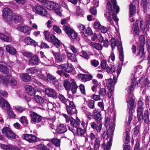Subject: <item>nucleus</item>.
I'll return each instance as SVG.
<instances>
[{"mask_svg": "<svg viewBox=\"0 0 150 150\" xmlns=\"http://www.w3.org/2000/svg\"><path fill=\"white\" fill-rule=\"evenodd\" d=\"M105 124L106 127H107L110 123L111 116L109 115H108L106 114H105Z\"/></svg>", "mask_w": 150, "mask_h": 150, "instance_id": "50", "label": "nucleus"}, {"mask_svg": "<svg viewBox=\"0 0 150 150\" xmlns=\"http://www.w3.org/2000/svg\"><path fill=\"white\" fill-rule=\"evenodd\" d=\"M133 87V85L132 84L130 86H128L126 88V90L129 94H131L132 91V89ZM132 95L130 94L127 99V103L128 109L129 111L131 110L133 108V105H134V100L132 97Z\"/></svg>", "mask_w": 150, "mask_h": 150, "instance_id": "4", "label": "nucleus"}, {"mask_svg": "<svg viewBox=\"0 0 150 150\" xmlns=\"http://www.w3.org/2000/svg\"><path fill=\"white\" fill-rule=\"evenodd\" d=\"M0 71L5 74H7L8 72V69L6 66L0 64Z\"/></svg>", "mask_w": 150, "mask_h": 150, "instance_id": "37", "label": "nucleus"}, {"mask_svg": "<svg viewBox=\"0 0 150 150\" xmlns=\"http://www.w3.org/2000/svg\"><path fill=\"white\" fill-rule=\"evenodd\" d=\"M12 21H13L15 23H17L21 21L22 18L21 16L18 14H14L11 16Z\"/></svg>", "mask_w": 150, "mask_h": 150, "instance_id": "26", "label": "nucleus"}, {"mask_svg": "<svg viewBox=\"0 0 150 150\" xmlns=\"http://www.w3.org/2000/svg\"><path fill=\"white\" fill-rule=\"evenodd\" d=\"M56 60L59 62H63L66 59L65 54H61L60 52H55L53 50L51 51Z\"/></svg>", "mask_w": 150, "mask_h": 150, "instance_id": "8", "label": "nucleus"}, {"mask_svg": "<svg viewBox=\"0 0 150 150\" xmlns=\"http://www.w3.org/2000/svg\"><path fill=\"white\" fill-rule=\"evenodd\" d=\"M30 115L32 123L40 122L42 120V117L35 112H32Z\"/></svg>", "mask_w": 150, "mask_h": 150, "instance_id": "10", "label": "nucleus"}, {"mask_svg": "<svg viewBox=\"0 0 150 150\" xmlns=\"http://www.w3.org/2000/svg\"><path fill=\"white\" fill-rule=\"evenodd\" d=\"M132 30L133 31L134 34L138 35L139 34V27L138 25V23H136L133 25Z\"/></svg>", "mask_w": 150, "mask_h": 150, "instance_id": "40", "label": "nucleus"}, {"mask_svg": "<svg viewBox=\"0 0 150 150\" xmlns=\"http://www.w3.org/2000/svg\"><path fill=\"white\" fill-rule=\"evenodd\" d=\"M111 45L112 47V50L113 51L115 49V46L118 45L121 43L118 40H115V39L113 38H112L111 39Z\"/></svg>", "mask_w": 150, "mask_h": 150, "instance_id": "30", "label": "nucleus"}, {"mask_svg": "<svg viewBox=\"0 0 150 150\" xmlns=\"http://www.w3.org/2000/svg\"><path fill=\"white\" fill-rule=\"evenodd\" d=\"M0 94L5 98H7L8 96V93L4 90L0 89Z\"/></svg>", "mask_w": 150, "mask_h": 150, "instance_id": "62", "label": "nucleus"}, {"mask_svg": "<svg viewBox=\"0 0 150 150\" xmlns=\"http://www.w3.org/2000/svg\"><path fill=\"white\" fill-rule=\"evenodd\" d=\"M0 105L2 108L6 107V108L8 109L10 108L9 103L6 100L3 98H1L0 99Z\"/></svg>", "mask_w": 150, "mask_h": 150, "instance_id": "27", "label": "nucleus"}, {"mask_svg": "<svg viewBox=\"0 0 150 150\" xmlns=\"http://www.w3.org/2000/svg\"><path fill=\"white\" fill-rule=\"evenodd\" d=\"M106 85L108 87V89L109 88H114V85L115 83H114V82L112 81V80L111 79H109L106 80Z\"/></svg>", "mask_w": 150, "mask_h": 150, "instance_id": "36", "label": "nucleus"}, {"mask_svg": "<svg viewBox=\"0 0 150 150\" xmlns=\"http://www.w3.org/2000/svg\"><path fill=\"white\" fill-rule=\"evenodd\" d=\"M1 148L4 150H18V148L16 146L12 145H5L1 144Z\"/></svg>", "mask_w": 150, "mask_h": 150, "instance_id": "22", "label": "nucleus"}, {"mask_svg": "<svg viewBox=\"0 0 150 150\" xmlns=\"http://www.w3.org/2000/svg\"><path fill=\"white\" fill-rule=\"evenodd\" d=\"M93 117L96 122L100 121L102 119L101 114L98 110L95 109L93 112Z\"/></svg>", "mask_w": 150, "mask_h": 150, "instance_id": "16", "label": "nucleus"}, {"mask_svg": "<svg viewBox=\"0 0 150 150\" xmlns=\"http://www.w3.org/2000/svg\"><path fill=\"white\" fill-rule=\"evenodd\" d=\"M90 45L93 48L98 50H102L103 48L102 45L99 43L91 42V43Z\"/></svg>", "mask_w": 150, "mask_h": 150, "instance_id": "34", "label": "nucleus"}, {"mask_svg": "<svg viewBox=\"0 0 150 150\" xmlns=\"http://www.w3.org/2000/svg\"><path fill=\"white\" fill-rule=\"evenodd\" d=\"M129 18H131L136 13V7L132 4L129 5Z\"/></svg>", "mask_w": 150, "mask_h": 150, "instance_id": "31", "label": "nucleus"}, {"mask_svg": "<svg viewBox=\"0 0 150 150\" xmlns=\"http://www.w3.org/2000/svg\"><path fill=\"white\" fill-rule=\"evenodd\" d=\"M50 8L53 9L54 10L58 8L59 5V4L54 2H51L49 4Z\"/></svg>", "mask_w": 150, "mask_h": 150, "instance_id": "46", "label": "nucleus"}, {"mask_svg": "<svg viewBox=\"0 0 150 150\" xmlns=\"http://www.w3.org/2000/svg\"><path fill=\"white\" fill-rule=\"evenodd\" d=\"M70 82L71 83V91L73 93H75L76 92L78 87L76 85L75 81L74 80H71Z\"/></svg>", "mask_w": 150, "mask_h": 150, "instance_id": "35", "label": "nucleus"}, {"mask_svg": "<svg viewBox=\"0 0 150 150\" xmlns=\"http://www.w3.org/2000/svg\"><path fill=\"white\" fill-rule=\"evenodd\" d=\"M79 79L82 81L86 82L91 80L92 79V76L91 74H81L79 76Z\"/></svg>", "mask_w": 150, "mask_h": 150, "instance_id": "18", "label": "nucleus"}, {"mask_svg": "<svg viewBox=\"0 0 150 150\" xmlns=\"http://www.w3.org/2000/svg\"><path fill=\"white\" fill-rule=\"evenodd\" d=\"M57 105L54 103L49 102L47 103V106L49 109L55 111L56 110Z\"/></svg>", "mask_w": 150, "mask_h": 150, "instance_id": "41", "label": "nucleus"}, {"mask_svg": "<svg viewBox=\"0 0 150 150\" xmlns=\"http://www.w3.org/2000/svg\"><path fill=\"white\" fill-rule=\"evenodd\" d=\"M63 29L71 40L76 39L78 38V33L73 28L69 25H66L64 26Z\"/></svg>", "mask_w": 150, "mask_h": 150, "instance_id": "3", "label": "nucleus"}, {"mask_svg": "<svg viewBox=\"0 0 150 150\" xmlns=\"http://www.w3.org/2000/svg\"><path fill=\"white\" fill-rule=\"evenodd\" d=\"M59 68L58 69H61L64 70L65 72L70 73L73 70L74 67L73 65L69 63L66 64H62L60 65L59 66Z\"/></svg>", "mask_w": 150, "mask_h": 150, "instance_id": "11", "label": "nucleus"}, {"mask_svg": "<svg viewBox=\"0 0 150 150\" xmlns=\"http://www.w3.org/2000/svg\"><path fill=\"white\" fill-rule=\"evenodd\" d=\"M47 73V80L51 83L55 85L57 82V80L55 77L49 73Z\"/></svg>", "mask_w": 150, "mask_h": 150, "instance_id": "17", "label": "nucleus"}, {"mask_svg": "<svg viewBox=\"0 0 150 150\" xmlns=\"http://www.w3.org/2000/svg\"><path fill=\"white\" fill-rule=\"evenodd\" d=\"M0 39L3 40L6 42H10V39L5 35L0 33Z\"/></svg>", "mask_w": 150, "mask_h": 150, "instance_id": "51", "label": "nucleus"}, {"mask_svg": "<svg viewBox=\"0 0 150 150\" xmlns=\"http://www.w3.org/2000/svg\"><path fill=\"white\" fill-rule=\"evenodd\" d=\"M39 15L43 16H46L47 15V10L43 7Z\"/></svg>", "mask_w": 150, "mask_h": 150, "instance_id": "64", "label": "nucleus"}, {"mask_svg": "<svg viewBox=\"0 0 150 150\" xmlns=\"http://www.w3.org/2000/svg\"><path fill=\"white\" fill-rule=\"evenodd\" d=\"M25 92L31 96H34L36 92V90L30 85H27L25 86Z\"/></svg>", "mask_w": 150, "mask_h": 150, "instance_id": "12", "label": "nucleus"}, {"mask_svg": "<svg viewBox=\"0 0 150 150\" xmlns=\"http://www.w3.org/2000/svg\"><path fill=\"white\" fill-rule=\"evenodd\" d=\"M12 11L8 8H5L3 10V17L4 20L9 24H11L12 23Z\"/></svg>", "mask_w": 150, "mask_h": 150, "instance_id": "5", "label": "nucleus"}, {"mask_svg": "<svg viewBox=\"0 0 150 150\" xmlns=\"http://www.w3.org/2000/svg\"><path fill=\"white\" fill-rule=\"evenodd\" d=\"M117 4L116 0H109L107 3V10L104 16L111 25L113 24L112 16H114L115 12L117 13L119 11V7Z\"/></svg>", "mask_w": 150, "mask_h": 150, "instance_id": "1", "label": "nucleus"}, {"mask_svg": "<svg viewBox=\"0 0 150 150\" xmlns=\"http://www.w3.org/2000/svg\"><path fill=\"white\" fill-rule=\"evenodd\" d=\"M34 99L36 102L40 104H42L44 102L42 98L38 95L35 96L34 97Z\"/></svg>", "mask_w": 150, "mask_h": 150, "instance_id": "38", "label": "nucleus"}, {"mask_svg": "<svg viewBox=\"0 0 150 150\" xmlns=\"http://www.w3.org/2000/svg\"><path fill=\"white\" fill-rule=\"evenodd\" d=\"M92 31L91 29L89 28H88L87 29H85V31H84L83 33L85 35L87 36L88 35H90L92 34Z\"/></svg>", "mask_w": 150, "mask_h": 150, "instance_id": "54", "label": "nucleus"}, {"mask_svg": "<svg viewBox=\"0 0 150 150\" xmlns=\"http://www.w3.org/2000/svg\"><path fill=\"white\" fill-rule=\"evenodd\" d=\"M56 146H59L61 142L60 139L57 138H54L50 140Z\"/></svg>", "mask_w": 150, "mask_h": 150, "instance_id": "43", "label": "nucleus"}, {"mask_svg": "<svg viewBox=\"0 0 150 150\" xmlns=\"http://www.w3.org/2000/svg\"><path fill=\"white\" fill-rule=\"evenodd\" d=\"M149 113L148 110L144 111V122L146 124L149 122Z\"/></svg>", "mask_w": 150, "mask_h": 150, "instance_id": "39", "label": "nucleus"}, {"mask_svg": "<svg viewBox=\"0 0 150 150\" xmlns=\"http://www.w3.org/2000/svg\"><path fill=\"white\" fill-rule=\"evenodd\" d=\"M95 101L93 100H89L88 101V106L91 109L94 108Z\"/></svg>", "mask_w": 150, "mask_h": 150, "instance_id": "53", "label": "nucleus"}, {"mask_svg": "<svg viewBox=\"0 0 150 150\" xmlns=\"http://www.w3.org/2000/svg\"><path fill=\"white\" fill-rule=\"evenodd\" d=\"M44 34L45 39L48 41H50V36L49 32L48 31H45Z\"/></svg>", "mask_w": 150, "mask_h": 150, "instance_id": "59", "label": "nucleus"}, {"mask_svg": "<svg viewBox=\"0 0 150 150\" xmlns=\"http://www.w3.org/2000/svg\"><path fill=\"white\" fill-rule=\"evenodd\" d=\"M64 87L67 90H69L70 89L71 86L70 81H69L67 80H64Z\"/></svg>", "mask_w": 150, "mask_h": 150, "instance_id": "44", "label": "nucleus"}, {"mask_svg": "<svg viewBox=\"0 0 150 150\" xmlns=\"http://www.w3.org/2000/svg\"><path fill=\"white\" fill-rule=\"evenodd\" d=\"M53 30L58 33H60L62 32V30L60 29L59 26L54 25L53 27Z\"/></svg>", "mask_w": 150, "mask_h": 150, "instance_id": "56", "label": "nucleus"}, {"mask_svg": "<svg viewBox=\"0 0 150 150\" xmlns=\"http://www.w3.org/2000/svg\"><path fill=\"white\" fill-rule=\"evenodd\" d=\"M71 125L73 127L76 129L77 126L79 125L80 123V121L79 119L78 118H76V120L73 118L71 119L70 121Z\"/></svg>", "mask_w": 150, "mask_h": 150, "instance_id": "24", "label": "nucleus"}, {"mask_svg": "<svg viewBox=\"0 0 150 150\" xmlns=\"http://www.w3.org/2000/svg\"><path fill=\"white\" fill-rule=\"evenodd\" d=\"M19 76L21 79L24 81H29L31 79V76L25 73L19 74Z\"/></svg>", "mask_w": 150, "mask_h": 150, "instance_id": "23", "label": "nucleus"}, {"mask_svg": "<svg viewBox=\"0 0 150 150\" xmlns=\"http://www.w3.org/2000/svg\"><path fill=\"white\" fill-rule=\"evenodd\" d=\"M67 54L68 58L72 62H76L77 60L76 58V56L74 54H73L69 52H67Z\"/></svg>", "mask_w": 150, "mask_h": 150, "instance_id": "32", "label": "nucleus"}, {"mask_svg": "<svg viewBox=\"0 0 150 150\" xmlns=\"http://www.w3.org/2000/svg\"><path fill=\"white\" fill-rule=\"evenodd\" d=\"M143 111V107H138L137 108V117L139 121H140L142 120Z\"/></svg>", "mask_w": 150, "mask_h": 150, "instance_id": "28", "label": "nucleus"}, {"mask_svg": "<svg viewBox=\"0 0 150 150\" xmlns=\"http://www.w3.org/2000/svg\"><path fill=\"white\" fill-rule=\"evenodd\" d=\"M39 15L43 16H46L47 15V10L43 7Z\"/></svg>", "mask_w": 150, "mask_h": 150, "instance_id": "63", "label": "nucleus"}, {"mask_svg": "<svg viewBox=\"0 0 150 150\" xmlns=\"http://www.w3.org/2000/svg\"><path fill=\"white\" fill-rule=\"evenodd\" d=\"M8 114L9 117L10 118H14L16 116V115L13 112L12 110H8Z\"/></svg>", "mask_w": 150, "mask_h": 150, "instance_id": "61", "label": "nucleus"}, {"mask_svg": "<svg viewBox=\"0 0 150 150\" xmlns=\"http://www.w3.org/2000/svg\"><path fill=\"white\" fill-rule=\"evenodd\" d=\"M7 77L4 78V76L0 75V82L3 84L7 85L8 83L12 86L16 85L17 81L14 78L10 75H8Z\"/></svg>", "mask_w": 150, "mask_h": 150, "instance_id": "2", "label": "nucleus"}, {"mask_svg": "<svg viewBox=\"0 0 150 150\" xmlns=\"http://www.w3.org/2000/svg\"><path fill=\"white\" fill-rule=\"evenodd\" d=\"M108 89L109 90V92L107 93L108 97L109 98H110L113 95V92L114 91V88L112 87V88H109Z\"/></svg>", "mask_w": 150, "mask_h": 150, "instance_id": "57", "label": "nucleus"}, {"mask_svg": "<svg viewBox=\"0 0 150 150\" xmlns=\"http://www.w3.org/2000/svg\"><path fill=\"white\" fill-rule=\"evenodd\" d=\"M2 132L5 136L9 139H13L16 138V135L8 127L4 128L2 130Z\"/></svg>", "mask_w": 150, "mask_h": 150, "instance_id": "6", "label": "nucleus"}, {"mask_svg": "<svg viewBox=\"0 0 150 150\" xmlns=\"http://www.w3.org/2000/svg\"><path fill=\"white\" fill-rule=\"evenodd\" d=\"M100 139L99 137L96 138L94 142V150H99V147L100 145Z\"/></svg>", "mask_w": 150, "mask_h": 150, "instance_id": "33", "label": "nucleus"}, {"mask_svg": "<svg viewBox=\"0 0 150 150\" xmlns=\"http://www.w3.org/2000/svg\"><path fill=\"white\" fill-rule=\"evenodd\" d=\"M124 136L125 138V143L127 144L130 140V136L129 132L127 131L125 132L124 133Z\"/></svg>", "mask_w": 150, "mask_h": 150, "instance_id": "45", "label": "nucleus"}, {"mask_svg": "<svg viewBox=\"0 0 150 150\" xmlns=\"http://www.w3.org/2000/svg\"><path fill=\"white\" fill-rule=\"evenodd\" d=\"M24 42L28 45H31L35 46L37 44L35 41L30 38H26L24 40Z\"/></svg>", "mask_w": 150, "mask_h": 150, "instance_id": "29", "label": "nucleus"}, {"mask_svg": "<svg viewBox=\"0 0 150 150\" xmlns=\"http://www.w3.org/2000/svg\"><path fill=\"white\" fill-rule=\"evenodd\" d=\"M99 94L101 97H104L107 95L106 90L105 88H100L99 91Z\"/></svg>", "mask_w": 150, "mask_h": 150, "instance_id": "48", "label": "nucleus"}, {"mask_svg": "<svg viewBox=\"0 0 150 150\" xmlns=\"http://www.w3.org/2000/svg\"><path fill=\"white\" fill-rule=\"evenodd\" d=\"M6 49L8 52L13 55H15L17 52L16 49L12 45H10L6 46Z\"/></svg>", "mask_w": 150, "mask_h": 150, "instance_id": "19", "label": "nucleus"}, {"mask_svg": "<svg viewBox=\"0 0 150 150\" xmlns=\"http://www.w3.org/2000/svg\"><path fill=\"white\" fill-rule=\"evenodd\" d=\"M91 64L94 67H97L99 64V62L96 59H93L91 61Z\"/></svg>", "mask_w": 150, "mask_h": 150, "instance_id": "58", "label": "nucleus"}, {"mask_svg": "<svg viewBox=\"0 0 150 150\" xmlns=\"http://www.w3.org/2000/svg\"><path fill=\"white\" fill-rule=\"evenodd\" d=\"M15 108L16 110L20 112H21L23 111H24L25 110V108L23 107L20 106H15Z\"/></svg>", "mask_w": 150, "mask_h": 150, "instance_id": "60", "label": "nucleus"}, {"mask_svg": "<svg viewBox=\"0 0 150 150\" xmlns=\"http://www.w3.org/2000/svg\"><path fill=\"white\" fill-rule=\"evenodd\" d=\"M77 134L81 136H83L84 134V132L83 129L80 128H76Z\"/></svg>", "mask_w": 150, "mask_h": 150, "instance_id": "55", "label": "nucleus"}, {"mask_svg": "<svg viewBox=\"0 0 150 150\" xmlns=\"http://www.w3.org/2000/svg\"><path fill=\"white\" fill-rule=\"evenodd\" d=\"M17 29L19 31H21L28 34H29L30 31L31 30V28L28 26H22L21 25L18 26L17 28Z\"/></svg>", "mask_w": 150, "mask_h": 150, "instance_id": "20", "label": "nucleus"}, {"mask_svg": "<svg viewBox=\"0 0 150 150\" xmlns=\"http://www.w3.org/2000/svg\"><path fill=\"white\" fill-rule=\"evenodd\" d=\"M67 130L66 127L62 124H61L58 126L56 129L57 132L61 134L64 133Z\"/></svg>", "mask_w": 150, "mask_h": 150, "instance_id": "25", "label": "nucleus"}, {"mask_svg": "<svg viewBox=\"0 0 150 150\" xmlns=\"http://www.w3.org/2000/svg\"><path fill=\"white\" fill-rule=\"evenodd\" d=\"M39 60V58L38 56L34 55L29 59V62L30 64L33 66L37 65L38 64Z\"/></svg>", "mask_w": 150, "mask_h": 150, "instance_id": "21", "label": "nucleus"}, {"mask_svg": "<svg viewBox=\"0 0 150 150\" xmlns=\"http://www.w3.org/2000/svg\"><path fill=\"white\" fill-rule=\"evenodd\" d=\"M150 23V18H148L145 21V26L144 27L143 29L144 32L145 33L147 32L149 30V23Z\"/></svg>", "mask_w": 150, "mask_h": 150, "instance_id": "42", "label": "nucleus"}, {"mask_svg": "<svg viewBox=\"0 0 150 150\" xmlns=\"http://www.w3.org/2000/svg\"><path fill=\"white\" fill-rule=\"evenodd\" d=\"M66 108L68 113L70 115L74 114L76 109H71L67 105H66Z\"/></svg>", "mask_w": 150, "mask_h": 150, "instance_id": "52", "label": "nucleus"}, {"mask_svg": "<svg viewBox=\"0 0 150 150\" xmlns=\"http://www.w3.org/2000/svg\"><path fill=\"white\" fill-rule=\"evenodd\" d=\"M43 7L40 5L35 6L33 8V10L37 13L40 14Z\"/></svg>", "mask_w": 150, "mask_h": 150, "instance_id": "47", "label": "nucleus"}, {"mask_svg": "<svg viewBox=\"0 0 150 150\" xmlns=\"http://www.w3.org/2000/svg\"><path fill=\"white\" fill-rule=\"evenodd\" d=\"M50 42L57 48L60 47L61 42L54 35H52L50 37Z\"/></svg>", "mask_w": 150, "mask_h": 150, "instance_id": "13", "label": "nucleus"}, {"mask_svg": "<svg viewBox=\"0 0 150 150\" xmlns=\"http://www.w3.org/2000/svg\"><path fill=\"white\" fill-rule=\"evenodd\" d=\"M103 124L100 122L98 123L97 124L95 122H93L91 124V126L92 128L94 130H96L98 132H100Z\"/></svg>", "mask_w": 150, "mask_h": 150, "instance_id": "14", "label": "nucleus"}, {"mask_svg": "<svg viewBox=\"0 0 150 150\" xmlns=\"http://www.w3.org/2000/svg\"><path fill=\"white\" fill-rule=\"evenodd\" d=\"M58 97L62 103L65 105H67V99L62 94H59L58 96Z\"/></svg>", "mask_w": 150, "mask_h": 150, "instance_id": "49", "label": "nucleus"}, {"mask_svg": "<svg viewBox=\"0 0 150 150\" xmlns=\"http://www.w3.org/2000/svg\"><path fill=\"white\" fill-rule=\"evenodd\" d=\"M100 66L101 68L104 69L105 71L108 73L110 72L113 73L115 71V67L114 65H111L110 67H109L106 64V61L105 60H103L101 61Z\"/></svg>", "mask_w": 150, "mask_h": 150, "instance_id": "7", "label": "nucleus"}, {"mask_svg": "<svg viewBox=\"0 0 150 150\" xmlns=\"http://www.w3.org/2000/svg\"><path fill=\"white\" fill-rule=\"evenodd\" d=\"M25 140L30 143H33L38 141L39 139L37 137L33 134H25L23 137Z\"/></svg>", "mask_w": 150, "mask_h": 150, "instance_id": "9", "label": "nucleus"}, {"mask_svg": "<svg viewBox=\"0 0 150 150\" xmlns=\"http://www.w3.org/2000/svg\"><path fill=\"white\" fill-rule=\"evenodd\" d=\"M45 91L47 95L53 98H56V93L53 89L49 88H46L45 89Z\"/></svg>", "mask_w": 150, "mask_h": 150, "instance_id": "15", "label": "nucleus"}]
</instances>
